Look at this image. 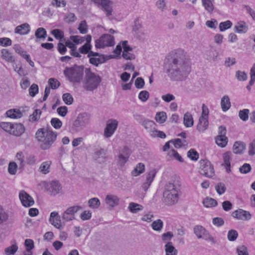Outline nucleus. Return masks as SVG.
Here are the masks:
<instances>
[{
	"label": "nucleus",
	"mask_w": 255,
	"mask_h": 255,
	"mask_svg": "<svg viewBox=\"0 0 255 255\" xmlns=\"http://www.w3.org/2000/svg\"><path fill=\"white\" fill-rule=\"evenodd\" d=\"M191 60L187 52L178 48L167 55L165 68L172 80L179 81L187 77L191 71Z\"/></svg>",
	"instance_id": "obj_1"
},
{
	"label": "nucleus",
	"mask_w": 255,
	"mask_h": 255,
	"mask_svg": "<svg viewBox=\"0 0 255 255\" xmlns=\"http://www.w3.org/2000/svg\"><path fill=\"white\" fill-rule=\"evenodd\" d=\"M181 182L175 179L167 182L164 186L163 201L167 205L171 206L177 203L180 192Z\"/></svg>",
	"instance_id": "obj_2"
},
{
	"label": "nucleus",
	"mask_w": 255,
	"mask_h": 255,
	"mask_svg": "<svg viewBox=\"0 0 255 255\" xmlns=\"http://www.w3.org/2000/svg\"><path fill=\"white\" fill-rule=\"evenodd\" d=\"M57 136L56 131L44 128H39L35 133V138L40 142V146L43 150L49 149L56 140Z\"/></svg>",
	"instance_id": "obj_3"
},
{
	"label": "nucleus",
	"mask_w": 255,
	"mask_h": 255,
	"mask_svg": "<svg viewBox=\"0 0 255 255\" xmlns=\"http://www.w3.org/2000/svg\"><path fill=\"white\" fill-rule=\"evenodd\" d=\"M63 73L71 83L73 84H79L83 78L84 67L75 65L73 67H66Z\"/></svg>",
	"instance_id": "obj_4"
},
{
	"label": "nucleus",
	"mask_w": 255,
	"mask_h": 255,
	"mask_svg": "<svg viewBox=\"0 0 255 255\" xmlns=\"http://www.w3.org/2000/svg\"><path fill=\"white\" fill-rule=\"evenodd\" d=\"M85 74L83 87L87 90L93 91L98 87L101 79L99 75L92 72L90 69H86Z\"/></svg>",
	"instance_id": "obj_5"
},
{
	"label": "nucleus",
	"mask_w": 255,
	"mask_h": 255,
	"mask_svg": "<svg viewBox=\"0 0 255 255\" xmlns=\"http://www.w3.org/2000/svg\"><path fill=\"white\" fill-rule=\"evenodd\" d=\"M90 118L86 113L78 115L74 121L71 127V130L73 132H78L85 128L89 123Z\"/></svg>",
	"instance_id": "obj_6"
},
{
	"label": "nucleus",
	"mask_w": 255,
	"mask_h": 255,
	"mask_svg": "<svg viewBox=\"0 0 255 255\" xmlns=\"http://www.w3.org/2000/svg\"><path fill=\"white\" fill-rule=\"evenodd\" d=\"M199 172L201 174L211 178L214 175V169L213 165L207 159H201L200 161Z\"/></svg>",
	"instance_id": "obj_7"
},
{
	"label": "nucleus",
	"mask_w": 255,
	"mask_h": 255,
	"mask_svg": "<svg viewBox=\"0 0 255 255\" xmlns=\"http://www.w3.org/2000/svg\"><path fill=\"white\" fill-rule=\"evenodd\" d=\"M115 44L114 37L108 34L102 35L95 41V47L102 48L107 46H112Z\"/></svg>",
	"instance_id": "obj_8"
},
{
	"label": "nucleus",
	"mask_w": 255,
	"mask_h": 255,
	"mask_svg": "<svg viewBox=\"0 0 255 255\" xmlns=\"http://www.w3.org/2000/svg\"><path fill=\"white\" fill-rule=\"evenodd\" d=\"M82 209V207L75 205L68 207L62 214L61 218L65 222H69L75 219V214Z\"/></svg>",
	"instance_id": "obj_9"
},
{
	"label": "nucleus",
	"mask_w": 255,
	"mask_h": 255,
	"mask_svg": "<svg viewBox=\"0 0 255 255\" xmlns=\"http://www.w3.org/2000/svg\"><path fill=\"white\" fill-rule=\"evenodd\" d=\"M226 128L225 127L220 126L219 128L218 135L216 137V143L221 147H224L228 143V138L226 136Z\"/></svg>",
	"instance_id": "obj_10"
},
{
	"label": "nucleus",
	"mask_w": 255,
	"mask_h": 255,
	"mask_svg": "<svg viewBox=\"0 0 255 255\" xmlns=\"http://www.w3.org/2000/svg\"><path fill=\"white\" fill-rule=\"evenodd\" d=\"M193 230L194 234L198 239L203 238L206 240H209L214 243H215L213 237L211 236L206 230L202 226H195Z\"/></svg>",
	"instance_id": "obj_11"
},
{
	"label": "nucleus",
	"mask_w": 255,
	"mask_h": 255,
	"mask_svg": "<svg viewBox=\"0 0 255 255\" xmlns=\"http://www.w3.org/2000/svg\"><path fill=\"white\" fill-rule=\"evenodd\" d=\"M88 57L90 58V63L96 66L106 61L104 55L100 54L98 52L90 51L88 55Z\"/></svg>",
	"instance_id": "obj_12"
},
{
	"label": "nucleus",
	"mask_w": 255,
	"mask_h": 255,
	"mask_svg": "<svg viewBox=\"0 0 255 255\" xmlns=\"http://www.w3.org/2000/svg\"><path fill=\"white\" fill-rule=\"evenodd\" d=\"M44 186L45 188L53 196L58 194L62 189L61 184L58 181H52L50 183L44 182Z\"/></svg>",
	"instance_id": "obj_13"
},
{
	"label": "nucleus",
	"mask_w": 255,
	"mask_h": 255,
	"mask_svg": "<svg viewBox=\"0 0 255 255\" xmlns=\"http://www.w3.org/2000/svg\"><path fill=\"white\" fill-rule=\"evenodd\" d=\"M118 125V122L116 120H109L104 130V136L107 138L111 137L116 129Z\"/></svg>",
	"instance_id": "obj_14"
},
{
	"label": "nucleus",
	"mask_w": 255,
	"mask_h": 255,
	"mask_svg": "<svg viewBox=\"0 0 255 255\" xmlns=\"http://www.w3.org/2000/svg\"><path fill=\"white\" fill-rule=\"evenodd\" d=\"M19 197L23 206L29 207L34 204L33 198L25 191L22 190L19 194Z\"/></svg>",
	"instance_id": "obj_15"
},
{
	"label": "nucleus",
	"mask_w": 255,
	"mask_h": 255,
	"mask_svg": "<svg viewBox=\"0 0 255 255\" xmlns=\"http://www.w3.org/2000/svg\"><path fill=\"white\" fill-rule=\"evenodd\" d=\"M232 216L234 218L241 220H249L252 217L249 212L241 209H239L233 212L232 214Z\"/></svg>",
	"instance_id": "obj_16"
},
{
	"label": "nucleus",
	"mask_w": 255,
	"mask_h": 255,
	"mask_svg": "<svg viewBox=\"0 0 255 255\" xmlns=\"http://www.w3.org/2000/svg\"><path fill=\"white\" fill-rule=\"evenodd\" d=\"M49 221L55 228L58 229H61L63 228V226L61 224L60 217L58 212H51L50 215Z\"/></svg>",
	"instance_id": "obj_17"
},
{
	"label": "nucleus",
	"mask_w": 255,
	"mask_h": 255,
	"mask_svg": "<svg viewBox=\"0 0 255 255\" xmlns=\"http://www.w3.org/2000/svg\"><path fill=\"white\" fill-rule=\"evenodd\" d=\"M95 3L101 5L104 10L107 12L108 16L112 15V8L110 5V0H92Z\"/></svg>",
	"instance_id": "obj_18"
},
{
	"label": "nucleus",
	"mask_w": 255,
	"mask_h": 255,
	"mask_svg": "<svg viewBox=\"0 0 255 255\" xmlns=\"http://www.w3.org/2000/svg\"><path fill=\"white\" fill-rule=\"evenodd\" d=\"M120 198L116 195L108 194L106 196L105 201L107 205L113 208L119 204Z\"/></svg>",
	"instance_id": "obj_19"
},
{
	"label": "nucleus",
	"mask_w": 255,
	"mask_h": 255,
	"mask_svg": "<svg viewBox=\"0 0 255 255\" xmlns=\"http://www.w3.org/2000/svg\"><path fill=\"white\" fill-rule=\"evenodd\" d=\"M25 128L21 124H12L10 134L19 136L24 133Z\"/></svg>",
	"instance_id": "obj_20"
},
{
	"label": "nucleus",
	"mask_w": 255,
	"mask_h": 255,
	"mask_svg": "<svg viewBox=\"0 0 255 255\" xmlns=\"http://www.w3.org/2000/svg\"><path fill=\"white\" fill-rule=\"evenodd\" d=\"M156 173V171L155 169H152L148 172L146 176V181L142 185V188L144 191H146L148 190L155 177Z\"/></svg>",
	"instance_id": "obj_21"
},
{
	"label": "nucleus",
	"mask_w": 255,
	"mask_h": 255,
	"mask_svg": "<svg viewBox=\"0 0 255 255\" xmlns=\"http://www.w3.org/2000/svg\"><path fill=\"white\" fill-rule=\"evenodd\" d=\"M130 155L129 150L128 148L124 147L122 153L119 155L118 164L121 166H123L127 161Z\"/></svg>",
	"instance_id": "obj_22"
},
{
	"label": "nucleus",
	"mask_w": 255,
	"mask_h": 255,
	"mask_svg": "<svg viewBox=\"0 0 255 255\" xmlns=\"http://www.w3.org/2000/svg\"><path fill=\"white\" fill-rule=\"evenodd\" d=\"M30 30V25L27 23H24L16 26L14 29V32L20 35L27 34Z\"/></svg>",
	"instance_id": "obj_23"
},
{
	"label": "nucleus",
	"mask_w": 255,
	"mask_h": 255,
	"mask_svg": "<svg viewBox=\"0 0 255 255\" xmlns=\"http://www.w3.org/2000/svg\"><path fill=\"white\" fill-rule=\"evenodd\" d=\"M232 153L231 151H227L224 153L223 158L224 163L222 165L226 166V171L229 173L231 171V160L232 159Z\"/></svg>",
	"instance_id": "obj_24"
},
{
	"label": "nucleus",
	"mask_w": 255,
	"mask_h": 255,
	"mask_svg": "<svg viewBox=\"0 0 255 255\" xmlns=\"http://www.w3.org/2000/svg\"><path fill=\"white\" fill-rule=\"evenodd\" d=\"M208 125V119L204 118L203 117H200L197 126V129L200 132H203L207 129Z\"/></svg>",
	"instance_id": "obj_25"
},
{
	"label": "nucleus",
	"mask_w": 255,
	"mask_h": 255,
	"mask_svg": "<svg viewBox=\"0 0 255 255\" xmlns=\"http://www.w3.org/2000/svg\"><path fill=\"white\" fill-rule=\"evenodd\" d=\"M234 28L235 32L237 33H245L248 31V27L244 21H240L235 26Z\"/></svg>",
	"instance_id": "obj_26"
},
{
	"label": "nucleus",
	"mask_w": 255,
	"mask_h": 255,
	"mask_svg": "<svg viewBox=\"0 0 255 255\" xmlns=\"http://www.w3.org/2000/svg\"><path fill=\"white\" fill-rule=\"evenodd\" d=\"M1 57L3 59L10 63H14L15 62L14 57L7 49H3L1 50Z\"/></svg>",
	"instance_id": "obj_27"
},
{
	"label": "nucleus",
	"mask_w": 255,
	"mask_h": 255,
	"mask_svg": "<svg viewBox=\"0 0 255 255\" xmlns=\"http://www.w3.org/2000/svg\"><path fill=\"white\" fill-rule=\"evenodd\" d=\"M246 144L241 141H236L235 142L233 150L235 154H241L245 149Z\"/></svg>",
	"instance_id": "obj_28"
},
{
	"label": "nucleus",
	"mask_w": 255,
	"mask_h": 255,
	"mask_svg": "<svg viewBox=\"0 0 255 255\" xmlns=\"http://www.w3.org/2000/svg\"><path fill=\"white\" fill-rule=\"evenodd\" d=\"M221 108L224 112H226L231 107V103L229 97L228 96H224L221 99Z\"/></svg>",
	"instance_id": "obj_29"
},
{
	"label": "nucleus",
	"mask_w": 255,
	"mask_h": 255,
	"mask_svg": "<svg viewBox=\"0 0 255 255\" xmlns=\"http://www.w3.org/2000/svg\"><path fill=\"white\" fill-rule=\"evenodd\" d=\"M166 255H177V250L173 246L172 243L168 242L165 246Z\"/></svg>",
	"instance_id": "obj_30"
},
{
	"label": "nucleus",
	"mask_w": 255,
	"mask_h": 255,
	"mask_svg": "<svg viewBox=\"0 0 255 255\" xmlns=\"http://www.w3.org/2000/svg\"><path fill=\"white\" fill-rule=\"evenodd\" d=\"M184 126L187 128L191 127L193 125L194 121L192 115L187 112L185 114L183 118Z\"/></svg>",
	"instance_id": "obj_31"
},
{
	"label": "nucleus",
	"mask_w": 255,
	"mask_h": 255,
	"mask_svg": "<svg viewBox=\"0 0 255 255\" xmlns=\"http://www.w3.org/2000/svg\"><path fill=\"white\" fill-rule=\"evenodd\" d=\"M6 115L8 117L12 119H18L22 116V113L17 109H11L8 110Z\"/></svg>",
	"instance_id": "obj_32"
},
{
	"label": "nucleus",
	"mask_w": 255,
	"mask_h": 255,
	"mask_svg": "<svg viewBox=\"0 0 255 255\" xmlns=\"http://www.w3.org/2000/svg\"><path fill=\"white\" fill-rule=\"evenodd\" d=\"M51 165V161L43 162L39 167V171L42 174H46L50 172V167Z\"/></svg>",
	"instance_id": "obj_33"
},
{
	"label": "nucleus",
	"mask_w": 255,
	"mask_h": 255,
	"mask_svg": "<svg viewBox=\"0 0 255 255\" xmlns=\"http://www.w3.org/2000/svg\"><path fill=\"white\" fill-rule=\"evenodd\" d=\"M143 208L142 205L133 202L130 203L128 207L129 210L132 213H136L142 210Z\"/></svg>",
	"instance_id": "obj_34"
},
{
	"label": "nucleus",
	"mask_w": 255,
	"mask_h": 255,
	"mask_svg": "<svg viewBox=\"0 0 255 255\" xmlns=\"http://www.w3.org/2000/svg\"><path fill=\"white\" fill-rule=\"evenodd\" d=\"M88 206L92 209H97L100 206V201L98 198L94 197L89 200Z\"/></svg>",
	"instance_id": "obj_35"
},
{
	"label": "nucleus",
	"mask_w": 255,
	"mask_h": 255,
	"mask_svg": "<svg viewBox=\"0 0 255 255\" xmlns=\"http://www.w3.org/2000/svg\"><path fill=\"white\" fill-rule=\"evenodd\" d=\"M35 36L37 38L44 39L47 36L46 31L44 28L39 27L36 30Z\"/></svg>",
	"instance_id": "obj_36"
},
{
	"label": "nucleus",
	"mask_w": 255,
	"mask_h": 255,
	"mask_svg": "<svg viewBox=\"0 0 255 255\" xmlns=\"http://www.w3.org/2000/svg\"><path fill=\"white\" fill-rule=\"evenodd\" d=\"M142 126L149 131H152L155 130V124L153 121L149 120H144L143 122Z\"/></svg>",
	"instance_id": "obj_37"
},
{
	"label": "nucleus",
	"mask_w": 255,
	"mask_h": 255,
	"mask_svg": "<svg viewBox=\"0 0 255 255\" xmlns=\"http://www.w3.org/2000/svg\"><path fill=\"white\" fill-rule=\"evenodd\" d=\"M144 170V165L141 163H138L136 167L132 171V175L136 176L142 173Z\"/></svg>",
	"instance_id": "obj_38"
},
{
	"label": "nucleus",
	"mask_w": 255,
	"mask_h": 255,
	"mask_svg": "<svg viewBox=\"0 0 255 255\" xmlns=\"http://www.w3.org/2000/svg\"><path fill=\"white\" fill-rule=\"evenodd\" d=\"M203 203L207 208L215 207L217 205L216 200L211 198H206L204 200Z\"/></svg>",
	"instance_id": "obj_39"
},
{
	"label": "nucleus",
	"mask_w": 255,
	"mask_h": 255,
	"mask_svg": "<svg viewBox=\"0 0 255 255\" xmlns=\"http://www.w3.org/2000/svg\"><path fill=\"white\" fill-rule=\"evenodd\" d=\"M163 226V223L160 219L153 221L151 224L152 229L156 231H161Z\"/></svg>",
	"instance_id": "obj_40"
},
{
	"label": "nucleus",
	"mask_w": 255,
	"mask_h": 255,
	"mask_svg": "<svg viewBox=\"0 0 255 255\" xmlns=\"http://www.w3.org/2000/svg\"><path fill=\"white\" fill-rule=\"evenodd\" d=\"M41 114V112L40 110H35L33 114L29 116V121L30 122H36L38 121Z\"/></svg>",
	"instance_id": "obj_41"
},
{
	"label": "nucleus",
	"mask_w": 255,
	"mask_h": 255,
	"mask_svg": "<svg viewBox=\"0 0 255 255\" xmlns=\"http://www.w3.org/2000/svg\"><path fill=\"white\" fill-rule=\"evenodd\" d=\"M17 249L18 247L15 244L12 245L4 249V253L6 255H12L16 253Z\"/></svg>",
	"instance_id": "obj_42"
},
{
	"label": "nucleus",
	"mask_w": 255,
	"mask_h": 255,
	"mask_svg": "<svg viewBox=\"0 0 255 255\" xmlns=\"http://www.w3.org/2000/svg\"><path fill=\"white\" fill-rule=\"evenodd\" d=\"M232 22L230 20H227L224 22H222L219 24V29L221 31H224L230 28L232 26Z\"/></svg>",
	"instance_id": "obj_43"
},
{
	"label": "nucleus",
	"mask_w": 255,
	"mask_h": 255,
	"mask_svg": "<svg viewBox=\"0 0 255 255\" xmlns=\"http://www.w3.org/2000/svg\"><path fill=\"white\" fill-rule=\"evenodd\" d=\"M166 119V113L164 112H160L157 113L155 116V119L157 122L162 124L163 123Z\"/></svg>",
	"instance_id": "obj_44"
},
{
	"label": "nucleus",
	"mask_w": 255,
	"mask_h": 255,
	"mask_svg": "<svg viewBox=\"0 0 255 255\" xmlns=\"http://www.w3.org/2000/svg\"><path fill=\"white\" fill-rule=\"evenodd\" d=\"M49 87L52 89H57L60 85V82L56 79L51 78L48 80Z\"/></svg>",
	"instance_id": "obj_45"
},
{
	"label": "nucleus",
	"mask_w": 255,
	"mask_h": 255,
	"mask_svg": "<svg viewBox=\"0 0 255 255\" xmlns=\"http://www.w3.org/2000/svg\"><path fill=\"white\" fill-rule=\"evenodd\" d=\"M187 156L192 160L196 161L199 158V153L194 149H191L187 152Z\"/></svg>",
	"instance_id": "obj_46"
},
{
	"label": "nucleus",
	"mask_w": 255,
	"mask_h": 255,
	"mask_svg": "<svg viewBox=\"0 0 255 255\" xmlns=\"http://www.w3.org/2000/svg\"><path fill=\"white\" fill-rule=\"evenodd\" d=\"M215 189L219 195H222L226 191V187L224 183L219 182L216 185Z\"/></svg>",
	"instance_id": "obj_47"
},
{
	"label": "nucleus",
	"mask_w": 255,
	"mask_h": 255,
	"mask_svg": "<svg viewBox=\"0 0 255 255\" xmlns=\"http://www.w3.org/2000/svg\"><path fill=\"white\" fill-rule=\"evenodd\" d=\"M236 251L238 255H249L248 248L244 245L239 246Z\"/></svg>",
	"instance_id": "obj_48"
},
{
	"label": "nucleus",
	"mask_w": 255,
	"mask_h": 255,
	"mask_svg": "<svg viewBox=\"0 0 255 255\" xmlns=\"http://www.w3.org/2000/svg\"><path fill=\"white\" fill-rule=\"evenodd\" d=\"M250 111L248 109H244L241 110L239 113L240 118L243 121H246L249 119V114Z\"/></svg>",
	"instance_id": "obj_49"
},
{
	"label": "nucleus",
	"mask_w": 255,
	"mask_h": 255,
	"mask_svg": "<svg viewBox=\"0 0 255 255\" xmlns=\"http://www.w3.org/2000/svg\"><path fill=\"white\" fill-rule=\"evenodd\" d=\"M92 48L91 45H88V44H85L82 46L80 47L79 48V52L82 53V54H89V53L90 51H92L91 50Z\"/></svg>",
	"instance_id": "obj_50"
},
{
	"label": "nucleus",
	"mask_w": 255,
	"mask_h": 255,
	"mask_svg": "<svg viewBox=\"0 0 255 255\" xmlns=\"http://www.w3.org/2000/svg\"><path fill=\"white\" fill-rule=\"evenodd\" d=\"M236 77L239 81H246L248 76L245 72L238 70L236 72Z\"/></svg>",
	"instance_id": "obj_51"
},
{
	"label": "nucleus",
	"mask_w": 255,
	"mask_h": 255,
	"mask_svg": "<svg viewBox=\"0 0 255 255\" xmlns=\"http://www.w3.org/2000/svg\"><path fill=\"white\" fill-rule=\"evenodd\" d=\"M168 155L170 157H173L175 159L177 160L178 161L180 162H183V160L182 158V157L178 154V153L174 149H172L170 150L168 153Z\"/></svg>",
	"instance_id": "obj_52"
},
{
	"label": "nucleus",
	"mask_w": 255,
	"mask_h": 255,
	"mask_svg": "<svg viewBox=\"0 0 255 255\" xmlns=\"http://www.w3.org/2000/svg\"><path fill=\"white\" fill-rule=\"evenodd\" d=\"M238 236V233L237 231L235 230H231L228 233V239L230 241H235Z\"/></svg>",
	"instance_id": "obj_53"
},
{
	"label": "nucleus",
	"mask_w": 255,
	"mask_h": 255,
	"mask_svg": "<svg viewBox=\"0 0 255 255\" xmlns=\"http://www.w3.org/2000/svg\"><path fill=\"white\" fill-rule=\"evenodd\" d=\"M16 157L19 164V168H22L25 165L24 156L22 152H18L16 154Z\"/></svg>",
	"instance_id": "obj_54"
},
{
	"label": "nucleus",
	"mask_w": 255,
	"mask_h": 255,
	"mask_svg": "<svg viewBox=\"0 0 255 255\" xmlns=\"http://www.w3.org/2000/svg\"><path fill=\"white\" fill-rule=\"evenodd\" d=\"M8 217L7 213L4 211L3 208L0 206V224L5 222Z\"/></svg>",
	"instance_id": "obj_55"
},
{
	"label": "nucleus",
	"mask_w": 255,
	"mask_h": 255,
	"mask_svg": "<svg viewBox=\"0 0 255 255\" xmlns=\"http://www.w3.org/2000/svg\"><path fill=\"white\" fill-rule=\"evenodd\" d=\"M78 30L82 34H85L88 31V25L85 20L82 21L79 26Z\"/></svg>",
	"instance_id": "obj_56"
},
{
	"label": "nucleus",
	"mask_w": 255,
	"mask_h": 255,
	"mask_svg": "<svg viewBox=\"0 0 255 255\" xmlns=\"http://www.w3.org/2000/svg\"><path fill=\"white\" fill-rule=\"evenodd\" d=\"M17 165L14 162H10L8 164V170L9 174L14 175L17 170Z\"/></svg>",
	"instance_id": "obj_57"
},
{
	"label": "nucleus",
	"mask_w": 255,
	"mask_h": 255,
	"mask_svg": "<svg viewBox=\"0 0 255 255\" xmlns=\"http://www.w3.org/2000/svg\"><path fill=\"white\" fill-rule=\"evenodd\" d=\"M50 123L54 128L56 129H59L62 125V122L58 118H52Z\"/></svg>",
	"instance_id": "obj_58"
},
{
	"label": "nucleus",
	"mask_w": 255,
	"mask_h": 255,
	"mask_svg": "<svg viewBox=\"0 0 255 255\" xmlns=\"http://www.w3.org/2000/svg\"><path fill=\"white\" fill-rule=\"evenodd\" d=\"M62 98L65 103L68 105L72 104L73 102V98L69 93L64 94Z\"/></svg>",
	"instance_id": "obj_59"
},
{
	"label": "nucleus",
	"mask_w": 255,
	"mask_h": 255,
	"mask_svg": "<svg viewBox=\"0 0 255 255\" xmlns=\"http://www.w3.org/2000/svg\"><path fill=\"white\" fill-rule=\"evenodd\" d=\"M51 33L56 39H61L64 38L63 32L59 29L53 30L51 31Z\"/></svg>",
	"instance_id": "obj_60"
},
{
	"label": "nucleus",
	"mask_w": 255,
	"mask_h": 255,
	"mask_svg": "<svg viewBox=\"0 0 255 255\" xmlns=\"http://www.w3.org/2000/svg\"><path fill=\"white\" fill-rule=\"evenodd\" d=\"M138 98L142 102H145L149 98V94L147 91H142L138 94Z\"/></svg>",
	"instance_id": "obj_61"
},
{
	"label": "nucleus",
	"mask_w": 255,
	"mask_h": 255,
	"mask_svg": "<svg viewBox=\"0 0 255 255\" xmlns=\"http://www.w3.org/2000/svg\"><path fill=\"white\" fill-rule=\"evenodd\" d=\"M38 92V86L37 84H33L29 89V93L30 96L34 97Z\"/></svg>",
	"instance_id": "obj_62"
},
{
	"label": "nucleus",
	"mask_w": 255,
	"mask_h": 255,
	"mask_svg": "<svg viewBox=\"0 0 255 255\" xmlns=\"http://www.w3.org/2000/svg\"><path fill=\"white\" fill-rule=\"evenodd\" d=\"M12 124L10 123L2 122L0 123V127L5 131L10 134Z\"/></svg>",
	"instance_id": "obj_63"
},
{
	"label": "nucleus",
	"mask_w": 255,
	"mask_h": 255,
	"mask_svg": "<svg viewBox=\"0 0 255 255\" xmlns=\"http://www.w3.org/2000/svg\"><path fill=\"white\" fill-rule=\"evenodd\" d=\"M70 38L73 42L77 44H81L85 40L84 37H81L79 35L71 36Z\"/></svg>",
	"instance_id": "obj_64"
}]
</instances>
